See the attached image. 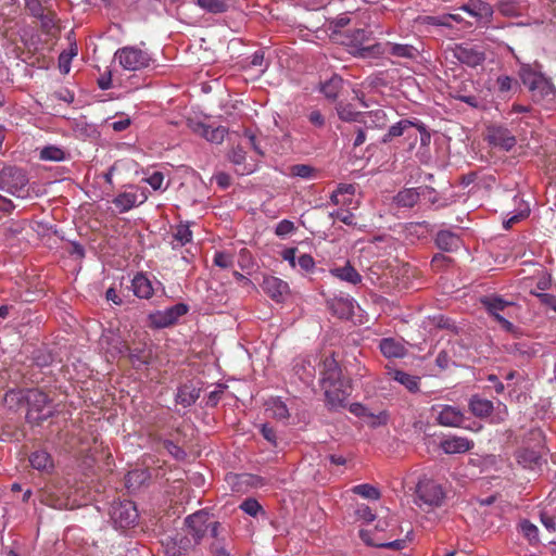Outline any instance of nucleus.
<instances>
[{"mask_svg":"<svg viewBox=\"0 0 556 556\" xmlns=\"http://www.w3.org/2000/svg\"><path fill=\"white\" fill-rule=\"evenodd\" d=\"M342 78L333 75L330 79L321 85V92L328 99L334 100L338 97L340 89L342 88Z\"/></svg>","mask_w":556,"mask_h":556,"instance_id":"obj_36","label":"nucleus"},{"mask_svg":"<svg viewBox=\"0 0 556 556\" xmlns=\"http://www.w3.org/2000/svg\"><path fill=\"white\" fill-rule=\"evenodd\" d=\"M489 139L493 146L500 147L506 151H509L516 144L515 137L508 129L503 127L492 128L489 134Z\"/></svg>","mask_w":556,"mask_h":556,"instance_id":"obj_20","label":"nucleus"},{"mask_svg":"<svg viewBox=\"0 0 556 556\" xmlns=\"http://www.w3.org/2000/svg\"><path fill=\"white\" fill-rule=\"evenodd\" d=\"M481 303L485 307L488 313L492 315L504 329L508 331L513 329V324L501 315V313L504 312L507 307L514 305L513 302L506 301L497 295H489L483 296L481 299Z\"/></svg>","mask_w":556,"mask_h":556,"instance_id":"obj_11","label":"nucleus"},{"mask_svg":"<svg viewBox=\"0 0 556 556\" xmlns=\"http://www.w3.org/2000/svg\"><path fill=\"white\" fill-rule=\"evenodd\" d=\"M138 197L134 192H122L113 199V204L118 208L119 213H126L135 207Z\"/></svg>","mask_w":556,"mask_h":556,"instance_id":"obj_31","label":"nucleus"},{"mask_svg":"<svg viewBox=\"0 0 556 556\" xmlns=\"http://www.w3.org/2000/svg\"><path fill=\"white\" fill-rule=\"evenodd\" d=\"M164 448L168 451L170 455H173L175 458L179 459L182 458L185 455V452L181 447H179L177 444H175L170 440H163L162 441Z\"/></svg>","mask_w":556,"mask_h":556,"instance_id":"obj_56","label":"nucleus"},{"mask_svg":"<svg viewBox=\"0 0 556 556\" xmlns=\"http://www.w3.org/2000/svg\"><path fill=\"white\" fill-rule=\"evenodd\" d=\"M434 242L444 252H455L462 245L460 238L451 230H440L435 236Z\"/></svg>","mask_w":556,"mask_h":556,"instance_id":"obj_19","label":"nucleus"},{"mask_svg":"<svg viewBox=\"0 0 556 556\" xmlns=\"http://www.w3.org/2000/svg\"><path fill=\"white\" fill-rule=\"evenodd\" d=\"M473 441L465 438L453 435L443 440L440 444L445 454H460L470 451L473 447Z\"/></svg>","mask_w":556,"mask_h":556,"instance_id":"obj_18","label":"nucleus"},{"mask_svg":"<svg viewBox=\"0 0 556 556\" xmlns=\"http://www.w3.org/2000/svg\"><path fill=\"white\" fill-rule=\"evenodd\" d=\"M239 508L252 517H256L258 513L263 511L261 504L252 497L244 500Z\"/></svg>","mask_w":556,"mask_h":556,"instance_id":"obj_45","label":"nucleus"},{"mask_svg":"<svg viewBox=\"0 0 556 556\" xmlns=\"http://www.w3.org/2000/svg\"><path fill=\"white\" fill-rule=\"evenodd\" d=\"M110 517L115 527L127 529L136 525L138 510L132 501H114L110 507Z\"/></svg>","mask_w":556,"mask_h":556,"instance_id":"obj_6","label":"nucleus"},{"mask_svg":"<svg viewBox=\"0 0 556 556\" xmlns=\"http://www.w3.org/2000/svg\"><path fill=\"white\" fill-rule=\"evenodd\" d=\"M534 102L541 103L546 108L556 104V88L546 78L531 92Z\"/></svg>","mask_w":556,"mask_h":556,"instance_id":"obj_16","label":"nucleus"},{"mask_svg":"<svg viewBox=\"0 0 556 556\" xmlns=\"http://www.w3.org/2000/svg\"><path fill=\"white\" fill-rule=\"evenodd\" d=\"M459 9L475 17L484 26H488L492 22L494 13L493 8L483 0H469L459 7Z\"/></svg>","mask_w":556,"mask_h":556,"instance_id":"obj_13","label":"nucleus"},{"mask_svg":"<svg viewBox=\"0 0 556 556\" xmlns=\"http://www.w3.org/2000/svg\"><path fill=\"white\" fill-rule=\"evenodd\" d=\"M381 353L388 358H400L405 355V348L399 341L392 338H384L379 344Z\"/></svg>","mask_w":556,"mask_h":556,"instance_id":"obj_26","label":"nucleus"},{"mask_svg":"<svg viewBox=\"0 0 556 556\" xmlns=\"http://www.w3.org/2000/svg\"><path fill=\"white\" fill-rule=\"evenodd\" d=\"M546 454L543 432L540 429H532L525 444L516 451V459L526 469H540L543 455Z\"/></svg>","mask_w":556,"mask_h":556,"instance_id":"obj_1","label":"nucleus"},{"mask_svg":"<svg viewBox=\"0 0 556 556\" xmlns=\"http://www.w3.org/2000/svg\"><path fill=\"white\" fill-rule=\"evenodd\" d=\"M77 54V49L74 48L71 50V52H62L59 56V67H60V71L64 74H67L70 72V63L73 59V56H75Z\"/></svg>","mask_w":556,"mask_h":556,"instance_id":"obj_49","label":"nucleus"},{"mask_svg":"<svg viewBox=\"0 0 556 556\" xmlns=\"http://www.w3.org/2000/svg\"><path fill=\"white\" fill-rule=\"evenodd\" d=\"M230 161L236 165H242L245 162V151L241 147L233 148L229 154Z\"/></svg>","mask_w":556,"mask_h":556,"instance_id":"obj_58","label":"nucleus"},{"mask_svg":"<svg viewBox=\"0 0 556 556\" xmlns=\"http://www.w3.org/2000/svg\"><path fill=\"white\" fill-rule=\"evenodd\" d=\"M356 514L361 519H363L367 522L372 521L376 517L375 514L372 513V510L370 509V507L367 505H361L357 508Z\"/></svg>","mask_w":556,"mask_h":556,"instance_id":"obj_62","label":"nucleus"},{"mask_svg":"<svg viewBox=\"0 0 556 556\" xmlns=\"http://www.w3.org/2000/svg\"><path fill=\"white\" fill-rule=\"evenodd\" d=\"M415 124V121L409 119H401L396 124L392 125L388 132L382 137V142L388 143L393 138L403 136L405 132L408 131V129L413 128Z\"/></svg>","mask_w":556,"mask_h":556,"instance_id":"obj_32","label":"nucleus"},{"mask_svg":"<svg viewBox=\"0 0 556 556\" xmlns=\"http://www.w3.org/2000/svg\"><path fill=\"white\" fill-rule=\"evenodd\" d=\"M416 493L420 502L419 505L425 504L429 507H439L444 500L442 486L430 479L419 481Z\"/></svg>","mask_w":556,"mask_h":556,"instance_id":"obj_8","label":"nucleus"},{"mask_svg":"<svg viewBox=\"0 0 556 556\" xmlns=\"http://www.w3.org/2000/svg\"><path fill=\"white\" fill-rule=\"evenodd\" d=\"M470 413L478 418H486L493 412V402L479 395H472L468 404Z\"/></svg>","mask_w":556,"mask_h":556,"instance_id":"obj_21","label":"nucleus"},{"mask_svg":"<svg viewBox=\"0 0 556 556\" xmlns=\"http://www.w3.org/2000/svg\"><path fill=\"white\" fill-rule=\"evenodd\" d=\"M325 392L326 404L330 409L345 407L346 400L351 393V386L348 379L321 383Z\"/></svg>","mask_w":556,"mask_h":556,"instance_id":"obj_7","label":"nucleus"},{"mask_svg":"<svg viewBox=\"0 0 556 556\" xmlns=\"http://www.w3.org/2000/svg\"><path fill=\"white\" fill-rule=\"evenodd\" d=\"M173 237L174 241L172 242V245L176 249L191 242L192 231L190 230L189 225L179 224L176 226Z\"/></svg>","mask_w":556,"mask_h":556,"instance_id":"obj_34","label":"nucleus"},{"mask_svg":"<svg viewBox=\"0 0 556 556\" xmlns=\"http://www.w3.org/2000/svg\"><path fill=\"white\" fill-rule=\"evenodd\" d=\"M452 58L457 60L459 63L465 65L475 67L481 64L485 56L484 52L479 48L473 47L470 43H455L452 48L448 49Z\"/></svg>","mask_w":556,"mask_h":556,"instance_id":"obj_10","label":"nucleus"},{"mask_svg":"<svg viewBox=\"0 0 556 556\" xmlns=\"http://www.w3.org/2000/svg\"><path fill=\"white\" fill-rule=\"evenodd\" d=\"M330 218H337L348 226H355V216L353 213L343 210H337L329 213Z\"/></svg>","mask_w":556,"mask_h":556,"instance_id":"obj_46","label":"nucleus"},{"mask_svg":"<svg viewBox=\"0 0 556 556\" xmlns=\"http://www.w3.org/2000/svg\"><path fill=\"white\" fill-rule=\"evenodd\" d=\"M214 264L220 268H228L232 264V257L226 252H216L214 255Z\"/></svg>","mask_w":556,"mask_h":556,"instance_id":"obj_53","label":"nucleus"},{"mask_svg":"<svg viewBox=\"0 0 556 556\" xmlns=\"http://www.w3.org/2000/svg\"><path fill=\"white\" fill-rule=\"evenodd\" d=\"M227 135V129L223 126L212 127L208 125L204 139L212 143H222Z\"/></svg>","mask_w":556,"mask_h":556,"instance_id":"obj_44","label":"nucleus"},{"mask_svg":"<svg viewBox=\"0 0 556 556\" xmlns=\"http://www.w3.org/2000/svg\"><path fill=\"white\" fill-rule=\"evenodd\" d=\"M267 410L270 412V416L278 420H285L289 418V410L287 405L279 399H273L268 403Z\"/></svg>","mask_w":556,"mask_h":556,"instance_id":"obj_40","label":"nucleus"},{"mask_svg":"<svg viewBox=\"0 0 556 556\" xmlns=\"http://www.w3.org/2000/svg\"><path fill=\"white\" fill-rule=\"evenodd\" d=\"M520 79L522 84L528 87L530 92H532L535 88L540 86V84L545 79V77L532 70L529 65H522L519 72Z\"/></svg>","mask_w":556,"mask_h":556,"instance_id":"obj_25","label":"nucleus"},{"mask_svg":"<svg viewBox=\"0 0 556 556\" xmlns=\"http://www.w3.org/2000/svg\"><path fill=\"white\" fill-rule=\"evenodd\" d=\"M383 52L395 58L415 59L418 54V49L412 45L387 42Z\"/></svg>","mask_w":556,"mask_h":556,"instance_id":"obj_24","label":"nucleus"},{"mask_svg":"<svg viewBox=\"0 0 556 556\" xmlns=\"http://www.w3.org/2000/svg\"><path fill=\"white\" fill-rule=\"evenodd\" d=\"M498 10L500 12L503 14V15H506V16H516L518 15V11H517V8L514 3L511 2H501L500 5H498Z\"/></svg>","mask_w":556,"mask_h":556,"instance_id":"obj_64","label":"nucleus"},{"mask_svg":"<svg viewBox=\"0 0 556 556\" xmlns=\"http://www.w3.org/2000/svg\"><path fill=\"white\" fill-rule=\"evenodd\" d=\"M199 399V392L194 389H190L188 387H182L178 389L176 395V402L181 404L184 407H189L197 402Z\"/></svg>","mask_w":556,"mask_h":556,"instance_id":"obj_37","label":"nucleus"},{"mask_svg":"<svg viewBox=\"0 0 556 556\" xmlns=\"http://www.w3.org/2000/svg\"><path fill=\"white\" fill-rule=\"evenodd\" d=\"M432 410L438 412L437 421L444 427H463L465 415L463 410L452 405H435Z\"/></svg>","mask_w":556,"mask_h":556,"instance_id":"obj_12","label":"nucleus"},{"mask_svg":"<svg viewBox=\"0 0 556 556\" xmlns=\"http://www.w3.org/2000/svg\"><path fill=\"white\" fill-rule=\"evenodd\" d=\"M24 1H25L26 10L34 17L41 16L42 13L47 10L42 4V0H24Z\"/></svg>","mask_w":556,"mask_h":556,"instance_id":"obj_47","label":"nucleus"},{"mask_svg":"<svg viewBox=\"0 0 556 556\" xmlns=\"http://www.w3.org/2000/svg\"><path fill=\"white\" fill-rule=\"evenodd\" d=\"M211 515L206 509H200L185 519V527L187 533L191 536L181 538L178 542L179 548L187 551L194 545H198L208 531V521Z\"/></svg>","mask_w":556,"mask_h":556,"instance_id":"obj_3","label":"nucleus"},{"mask_svg":"<svg viewBox=\"0 0 556 556\" xmlns=\"http://www.w3.org/2000/svg\"><path fill=\"white\" fill-rule=\"evenodd\" d=\"M414 127L420 132V142L426 146L430 142V134L427 131L426 126L422 122L415 119Z\"/></svg>","mask_w":556,"mask_h":556,"instance_id":"obj_60","label":"nucleus"},{"mask_svg":"<svg viewBox=\"0 0 556 556\" xmlns=\"http://www.w3.org/2000/svg\"><path fill=\"white\" fill-rule=\"evenodd\" d=\"M389 375L393 380L404 386L409 392H417L419 390V377L397 369L390 371Z\"/></svg>","mask_w":556,"mask_h":556,"instance_id":"obj_28","label":"nucleus"},{"mask_svg":"<svg viewBox=\"0 0 556 556\" xmlns=\"http://www.w3.org/2000/svg\"><path fill=\"white\" fill-rule=\"evenodd\" d=\"M114 58L125 71L130 72L147 68L153 62L151 54L147 50L136 46H126L117 49Z\"/></svg>","mask_w":556,"mask_h":556,"instance_id":"obj_4","label":"nucleus"},{"mask_svg":"<svg viewBox=\"0 0 556 556\" xmlns=\"http://www.w3.org/2000/svg\"><path fill=\"white\" fill-rule=\"evenodd\" d=\"M420 193L416 188H407L400 191L394 201L397 206L401 207H413L419 200Z\"/></svg>","mask_w":556,"mask_h":556,"instance_id":"obj_29","label":"nucleus"},{"mask_svg":"<svg viewBox=\"0 0 556 556\" xmlns=\"http://www.w3.org/2000/svg\"><path fill=\"white\" fill-rule=\"evenodd\" d=\"M352 492L365 498L379 500L380 492L375 486L364 483L353 486Z\"/></svg>","mask_w":556,"mask_h":556,"instance_id":"obj_43","label":"nucleus"},{"mask_svg":"<svg viewBox=\"0 0 556 556\" xmlns=\"http://www.w3.org/2000/svg\"><path fill=\"white\" fill-rule=\"evenodd\" d=\"M294 229H295V226H294L293 222H291L289 219H282L277 224L275 233L278 237H286V236L290 235L291 232H293Z\"/></svg>","mask_w":556,"mask_h":556,"instance_id":"obj_50","label":"nucleus"},{"mask_svg":"<svg viewBox=\"0 0 556 556\" xmlns=\"http://www.w3.org/2000/svg\"><path fill=\"white\" fill-rule=\"evenodd\" d=\"M315 169L305 164H296L291 167V175L308 179L313 177Z\"/></svg>","mask_w":556,"mask_h":556,"instance_id":"obj_48","label":"nucleus"},{"mask_svg":"<svg viewBox=\"0 0 556 556\" xmlns=\"http://www.w3.org/2000/svg\"><path fill=\"white\" fill-rule=\"evenodd\" d=\"M189 312V306L185 303H177L164 311H157L150 314V323L154 328H166L178 321V319Z\"/></svg>","mask_w":556,"mask_h":556,"instance_id":"obj_9","label":"nucleus"},{"mask_svg":"<svg viewBox=\"0 0 556 556\" xmlns=\"http://www.w3.org/2000/svg\"><path fill=\"white\" fill-rule=\"evenodd\" d=\"M28 176L24 168L16 165L4 164L0 169V189L17 198L29 194Z\"/></svg>","mask_w":556,"mask_h":556,"instance_id":"obj_2","label":"nucleus"},{"mask_svg":"<svg viewBox=\"0 0 556 556\" xmlns=\"http://www.w3.org/2000/svg\"><path fill=\"white\" fill-rule=\"evenodd\" d=\"M320 376L321 383L344 379L342 376L341 367L339 366L338 361L334 358V353L329 356H325V358L321 361Z\"/></svg>","mask_w":556,"mask_h":556,"instance_id":"obj_17","label":"nucleus"},{"mask_svg":"<svg viewBox=\"0 0 556 556\" xmlns=\"http://www.w3.org/2000/svg\"><path fill=\"white\" fill-rule=\"evenodd\" d=\"M146 181L154 189L159 190L162 188L164 181V175L161 172H154L149 176Z\"/></svg>","mask_w":556,"mask_h":556,"instance_id":"obj_59","label":"nucleus"},{"mask_svg":"<svg viewBox=\"0 0 556 556\" xmlns=\"http://www.w3.org/2000/svg\"><path fill=\"white\" fill-rule=\"evenodd\" d=\"M131 287L135 295L140 299H150L154 293L152 282L146 275L141 273L134 277Z\"/></svg>","mask_w":556,"mask_h":556,"instance_id":"obj_22","label":"nucleus"},{"mask_svg":"<svg viewBox=\"0 0 556 556\" xmlns=\"http://www.w3.org/2000/svg\"><path fill=\"white\" fill-rule=\"evenodd\" d=\"M119 353H127L129 361L134 366L149 365L152 359V351L147 344L129 346L123 343Z\"/></svg>","mask_w":556,"mask_h":556,"instance_id":"obj_15","label":"nucleus"},{"mask_svg":"<svg viewBox=\"0 0 556 556\" xmlns=\"http://www.w3.org/2000/svg\"><path fill=\"white\" fill-rule=\"evenodd\" d=\"M263 291L274 301L280 303L289 293V285L282 279L275 276H264L261 283Z\"/></svg>","mask_w":556,"mask_h":556,"instance_id":"obj_14","label":"nucleus"},{"mask_svg":"<svg viewBox=\"0 0 556 556\" xmlns=\"http://www.w3.org/2000/svg\"><path fill=\"white\" fill-rule=\"evenodd\" d=\"M338 116L344 122H362L364 114L353 109L351 104L338 103L336 106Z\"/></svg>","mask_w":556,"mask_h":556,"instance_id":"obj_35","label":"nucleus"},{"mask_svg":"<svg viewBox=\"0 0 556 556\" xmlns=\"http://www.w3.org/2000/svg\"><path fill=\"white\" fill-rule=\"evenodd\" d=\"M451 362L452 359L450 354L444 350L437 355L435 364L442 370L447 369Z\"/></svg>","mask_w":556,"mask_h":556,"instance_id":"obj_61","label":"nucleus"},{"mask_svg":"<svg viewBox=\"0 0 556 556\" xmlns=\"http://www.w3.org/2000/svg\"><path fill=\"white\" fill-rule=\"evenodd\" d=\"M261 433L264 437L265 440H267L269 443H271L274 446L277 445V435L276 431L273 427H270L268 424H263L261 427Z\"/></svg>","mask_w":556,"mask_h":556,"instance_id":"obj_57","label":"nucleus"},{"mask_svg":"<svg viewBox=\"0 0 556 556\" xmlns=\"http://www.w3.org/2000/svg\"><path fill=\"white\" fill-rule=\"evenodd\" d=\"M29 463L34 469L49 472L53 468V460L51 455L43 451L38 450L30 454Z\"/></svg>","mask_w":556,"mask_h":556,"instance_id":"obj_27","label":"nucleus"},{"mask_svg":"<svg viewBox=\"0 0 556 556\" xmlns=\"http://www.w3.org/2000/svg\"><path fill=\"white\" fill-rule=\"evenodd\" d=\"M541 522L543 523V526L549 531V532H555L556 530V521H555V518L554 516L549 515L548 513L546 511H542L541 513Z\"/></svg>","mask_w":556,"mask_h":556,"instance_id":"obj_63","label":"nucleus"},{"mask_svg":"<svg viewBox=\"0 0 556 556\" xmlns=\"http://www.w3.org/2000/svg\"><path fill=\"white\" fill-rule=\"evenodd\" d=\"M330 274L333 277L352 285H358L362 281V276L350 264V262H346L344 266L331 268Z\"/></svg>","mask_w":556,"mask_h":556,"instance_id":"obj_23","label":"nucleus"},{"mask_svg":"<svg viewBox=\"0 0 556 556\" xmlns=\"http://www.w3.org/2000/svg\"><path fill=\"white\" fill-rule=\"evenodd\" d=\"M36 18L40 20L41 29L46 34H51L53 29L58 28L56 14L52 10L47 9L41 16H37Z\"/></svg>","mask_w":556,"mask_h":556,"instance_id":"obj_41","label":"nucleus"},{"mask_svg":"<svg viewBox=\"0 0 556 556\" xmlns=\"http://www.w3.org/2000/svg\"><path fill=\"white\" fill-rule=\"evenodd\" d=\"M530 213V208L528 204H523V208H521L517 214L513 215L510 218L504 222V228L509 229L514 224L520 222L526 218Z\"/></svg>","mask_w":556,"mask_h":556,"instance_id":"obj_51","label":"nucleus"},{"mask_svg":"<svg viewBox=\"0 0 556 556\" xmlns=\"http://www.w3.org/2000/svg\"><path fill=\"white\" fill-rule=\"evenodd\" d=\"M28 413L27 418L37 425L50 418L53 414L50 406V399L41 390H30L27 395Z\"/></svg>","mask_w":556,"mask_h":556,"instance_id":"obj_5","label":"nucleus"},{"mask_svg":"<svg viewBox=\"0 0 556 556\" xmlns=\"http://www.w3.org/2000/svg\"><path fill=\"white\" fill-rule=\"evenodd\" d=\"M359 536L366 544L371 545V546L383 547V548H389V549H393V551H400L406 546L405 540H394L391 542H376L370 539L369 533L365 530L359 531Z\"/></svg>","mask_w":556,"mask_h":556,"instance_id":"obj_33","label":"nucleus"},{"mask_svg":"<svg viewBox=\"0 0 556 556\" xmlns=\"http://www.w3.org/2000/svg\"><path fill=\"white\" fill-rule=\"evenodd\" d=\"M498 91L502 93L508 92L513 89L514 79L507 75H501L496 79Z\"/></svg>","mask_w":556,"mask_h":556,"instance_id":"obj_54","label":"nucleus"},{"mask_svg":"<svg viewBox=\"0 0 556 556\" xmlns=\"http://www.w3.org/2000/svg\"><path fill=\"white\" fill-rule=\"evenodd\" d=\"M520 533L529 541L530 544L539 542V529L530 520L523 519L518 523Z\"/></svg>","mask_w":556,"mask_h":556,"instance_id":"obj_39","label":"nucleus"},{"mask_svg":"<svg viewBox=\"0 0 556 556\" xmlns=\"http://www.w3.org/2000/svg\"><path fill=\"white\" fill-rule=\"evenodd\" d=\"M362 123L367 127L382 128L388 123L387 113L381 109L370 111L364 114Z\"/></svg>","mask_w":556,"mask_h":556,"instance_id":"obj_30","label":"nucleus"},{"mask_svg":"<svg viewBox=\"0 0 556 556\" xmlns=\"http://www.w3.org/2000/svg\"><path fill=\"white\" fill-rule=\"evenodd\" d=\"M195 4L210 13H224L228 9L227 0H195Z\"/></svg>","mask_w":556,"mask_h":556,"instance_id":"obj_38","label":"nucleus"},{"mask_svg":"<svg viewBox=\"0 0 556 556\" xmlns=\"http://www.w3.org/2000/svg\"><path fill=\"white\" fill-rule=\"evenodd\" d=\"M40 159L45 161L60 162L65 159V152L54 146L45 147L40 151Z\"/></svg>","mask_w":556,"mask_h":556,"instance_id":"obj_42","label":"nucleus"},{"mask_svg":"<svg viewBox=\"0 0 556 556\" xmlns=\"http://www.w3.org/2000/svg\"><path fill=\"white\" fill-rule=\"evenodd\" d=\"M296 264L301 267L303 271L309 273L313 270L315 266V261L311 254L304 253L298 257Z\"/></svg>","mask_w":556,"mask_h":556,"instance_id":"obj_52","label":"nucleus"},{"mask_svg":"<svg viewBox=\"0 0 556 556\" xmlns=\"http://www.w3.org/2000/svg\"><path fill=\"white\" fill-rule=\"evenodd\" d=\"M531 293L534 294L539 299L541 304L548 306L556 312V295L549 294V293H536V292H531Z\"/></svg>","mask_w":556,"mask_h":556,"instance_id":"obj_55","label":"nucleus"}]
</instances>
